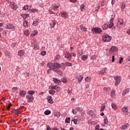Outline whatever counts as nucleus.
<instances>
[{
  "mask_svg": "<svg viewBox=\"0 0 130 130\" xmlns=\"http://www.w3.org/2000/svg\"><path fill=\"white\" fill-rule=\"evenodd\" d=\"M47 68H49V69L47 70L48 74H50L51 71L53 72H57V73H60L61 74V71L59 70V69L60 68V64L57 62L52 63L49 62L47 64Z\"/></svg>",
  "mask_w": 130,
  "mask_h": 130,
  "instance_id": "f257e3e1",
  "label": "nucleus"
},
{
  "mask_svg": "<svg viewBox=\"0 0 130 130\" xmlns=\"http://www.w3.org/2000/svg\"><path fill=\"white\" fill-rule=\"evenodd\" d=\"M102 39L104 42H110L111 41V39H112V37L107 34H105L103 36Z\"/></svg>",
  "mask_w": 130,
  "mask_h": 130,
  "instance_id": "f03ea898",
  "label": "nucleus"
},
{
  "mask_svg": "<svg viewBox=\"0 0 130 130\" xmlns=\"http://www.w3.org/2000/svg\"><path fill=\"white\" fill-rule=\"evenodd\" d=\"M115 82V86H118L119 84H120V82H121V77L119 76H117L114 78Z\"/></svg>",
  "mask_w": 130,
  "mask_h": 130,
  "instance_id": "7ed1b4c3",
  "label": "nucleus"
},
{
  "mask_svg": "<svg viewBox=\"0 0 130 130\" xmlns=\"http://www.w3.org/2000/svg\"><path fill=\"white\" fill-rule=\"evenodd\" d=\"M123 26V20L122 19H119L118 20L117 27L119 29H121Z\"/></svg>",
  "mask_w": 130,
  "mask_h": 130,
  "instance_id": "20e7f679",
  "label": "nucleus"
},
{
  "mask_svg": "<svg viewBox=\"0 0 130 130\" xmlns=\"http://www.w3.org/2000/svg\"><path fill=\"white\" fill-rule=\"evenodd\" d=\"M10 7L12 10H14V11L17 10V9L18 8V6H17V4H16V3L15 2H11V3H10Z\"/></svg>",
  "mask_w": 130,
  "mask_h": 130,
  "instance_id": "39448f33",
  "label": "nucleus"
},
{
  "mask_svg": "<svg viewBox=\"0 0 130 130\" xmlns=\"http://www.w3.org/2000/svg\"><path fill=\"white\" fill-rule=\"evenodd\" d=\"M113 21H114V16L112 15V17L110 18V24H109V28H111L113 27L114 23H113Z\"/></svg>",
  "mask_w": 130,
  "mask_h": 130,
  "instance_id": "423d86ee",
  "label": "nucleus"
},
{
  "mask_svg": "<svg viewBox=\"0 0 130 130\" xmlns=\"http://www.w3.org/2000/svg\"><path fill=\"white\" fill-rule=\"evenodd\" d=\"M26 99H27V102L30 103L32 102L34 100V97L33 95H26Z\"/></svg>",
  "mask_w": 130,
  "mask_h": 130,
  "instance_id": "0eeeda50",
  "label": "nucleus"
},
{
  "mask_svg": "<svg viewBox=\"0 0 130 130\" xmlns=\"http://www.w3.org/2000/svg\"><path fill=\"white\" fill-rule=\"evenodd\" d=\"M64 57L71 60V59H72V54L69 52H66Z\"/></svg>",
  "mask_w": 130,
  "mask_h": 130,
  "instance_id": "6e6552de",
  "label": "nucleus"
},
{
  "mask_svg": "<svg viewBox=\"0 0 130 130\" xmlns=\"http://www.w3.org/2000/svg\"><path fill=\"white\" fill-rule=\"evenodd\" d=\"M59 3L58 2H56L53 4L52 6V9H55V10H57L59 8Z\"/></svg>",
  "mask_w": 130,
  "mask_h": 130,
  "instance_id": "1a4fd4ad",
  "label": "nucleus"
},
{
  "mask_svg": "<svg viewBox=\"0 0 130 130\" xmlns=\"http://www.w3.org/2000/svg\"><path fill=\"white\" fill-rule=\"evenodd\" d=\"M122 111L123 112L125 115L128 114V109L126 107H124L122 109Z\"/></svg>",
  "mask_w": 130,
  "mask_h": 130,
  "instance_id": "9d476101",
  "label": "nucleus"
},
{
  "mask_svg": "<svg viewBox=\"0 0 130 130\" xmlns=\"http://www.w3.org/2000/svg\"><path fill=\"white\" fill-rule=\"evenodd\" d=\"M92 30L96 34H100V33L102 32V29H101V28H93Z\"/></svg>",
  "mask_w": 130,
  "mask_h": 130,
  "instance_id": "9b49d317",
  "label": "nucleus"
},
{
  "mask_svg": "<svg viewBox=\"0 0 130 130\" xmlns=\"http://www.w3.org/2000/svg\"><path fill=\"white\" fill-rule=\"evenodd\" d=\"M53 81L54 83H55V84H57V85H60V84H61V81H60L57 78H53Z\"/></svg>",
  "mask_w": 130,
  "mask_h": 130,
  "instance_id": "f8f14e48",
  "label": "nucleus"
},
{
  "mask_svg": "<svg viewBox=\"0 0 130 130\" xmlns=\"http://www.w3.org/2000/svg\"><path fill=\"white\" fill-rule=\"evenodd\" d=\"M88 114H89L92 118H95V117H96V115L94 113V111H93V110H90L88 112Z\"/></svg>",
  "mask_w": 130,
  "mask_h": 130,
  "instance_id": "ddd939ff",
  "label": "nucleus"
},
{
  "mask_svg": "<svg viewBox=\"0 0 130 130\" xmlns=\"http://www.w3.org/2000/svg\"><path fill=\"white\" fill-rule=\"evenodd\" d=\"M19 56H24V55L25 54V50H19L18 52Z\"/></svg>",
  "mask_w": 130,
  "mask_h": 130,
  "instance_id": "4468645a",
  "label": "nucleus"
},
{
  "mask_svg": "<svg viewBox=\"0 0 130 130\" xmlns=\"http://www.w3.org/2000/svg\"><path fill=\"white\" fill-rule=\"evenodd\" d=\"M31 8H32L31 5H26L23 7V10H24V11H27V10H29V11H30V9H31Z\"/></svg>",
  "mask_w": 130,
  "mask_h": 130,
  "instance_id": "2eb2a0df",
  "label": "nucleus"
},
{
  "mask_svg": "<svg viewBox=\"0 0 130 130\" xmlns=\"http://www.w3.org/2000/svg\"><path fill=\"white\" fill-rule=\"evenodd\" d=\"M128 123H126L122 126H121V127H120V129H126V128H127V127H128Z\"/></svg>",
  "mask_w": 130,
  "mask_h": 130,
  "instance_id": "dca6fc26",
  "label": "nucleus"
},
{
  "mask_svg": "<svg viewBox=\"0 0 130 130\" xmlns=\"http://www.w3.org/2000/svg\"><path fill=\"white\" fill-rule=\"evenodd\" d=\"M118 50V49H117V47H116L115 46H112L110 49V52H113V51H114V52L117 51Z\"/></svg>",
  "mask_w": 130,
  "mask_h": 130,
  "instance_id": "f3484780",
  "label": "nucleus"
},
{
  "mask_svg": "<svg viewBox=\"0 0 130 130\" xmlns=\"http://www.w3.org/2000/svg\"><path fill=\"white\" fill-rule=\"evenodd\" d=\"M48 102L50 104H52L54 102L53 100L52 99V97L51 96H49L47 98Z\"/></svg>",
  "mask_w": 130,
  "mask_h": 130,
  "instance_id": "a211bd4d",
  "label": "nucleus"
},
{
  "mask_svg": "<svg viewBox=\"0 0 130 130\" xmlns=\"http://www.w3.org/2000/svg\"><path fill=\"white\" fill-rule=\"evenodd\" d=\"M26 94V92L25 90H21L19 92V96H21V97H24Z\"/></svg>",
  "mask_w": 130,
  "mask_h": 130,
  "instance_id": "6ab92c4d",
  "label": "nucleus"
},
{
  "mask_svg": "<svg viewBox=\"0 0 130 130\" xmlns=\"http://www.w3.org/2000/svg\"><path fill=\"white\" fill-rule=\"evenodd\" d=\"M78 79V83L80 84L81 82H82V80L84 79V77L79 75V76L77 77Z\"/></svg>",
  "mask_w": 130,
  "mask_h": 130,
  "instance_id": "aec40b11",
  "label": "nucleus"
},
{
  "mask_svg": "<svg viewBox=\"0 0 130 130\" xmlns=\"http://www.w3.org/2000/svg\"><path fill=\"white\" fill-rule=\"evenodd\" d=\"M7 29H15V26L12 24H8L6 25Z\"/></svg>",
  "mask_w": 130,
  "mask_h": 130,
  "instance_id": "412c9836",
  "label": "nucleus"
},
{
  "mask_svg": "<svg viewBox=\"0 0 130 130\" xmlns=\"http://www.w3.org/2000/svg\"><path fill=\"white\" fill-rule=\"evenodd\" d=\"M110 96L111 98H115V97H116V94H115V90H113L111 92Z\"/></svg>",
  "mask_w": 130,
  "mask_h": 130,
  "instance_id": "4be33fe9",
  "label": "nucleus"
},
{
  "mask_svg": "<svg viewBox=\"0 0 130 130\" xmlns=\"http://www.w3.org/2000/svg\"><path fill=\"white\" fill-rule=\"evenodd\" d=\"M12 112L13 113H15V114H18V115H19V114H20L22 113V112L21 111H20V110H19V109H15V110H13Z\"/></svg>",
  "mask_w": 130,
  "mask_h": 130,
  "instance_id": "5701e85b",
  "label": "nucleus"
},
{
  "mask_svg": "<svg viewBox=\"0 0 130 130\" xmlns=\"http://www.w3.org/2000/svg\"><path fill=\"white\" fill-rule=\"evenodd\" d=\"M80 29L81 31H84V32H87V28L83 26V25H80Z\"/></svg>",
  "mask_w": 130,
  "mask_h": 130,
  "instance_id": "b1692460",
  "label": "nucleus"
},
{
  "mask_svg": "<svg viewBox=\"0 0 130 130\" xmlns=\"http://www.w3.org/2000/svg\"><path fill=\"white\" fill-rule=\"evenodd\" d=\"M91 79H92L91 76H87L85 78V81L86 83H89L91 81Z\"/></svg>",
  "mask_w": 130,
  "mask_h": 130,
  "instance_id": "393cba45",
  "label": "nucleus"
},
{
  "mask_svg": "<svg viewBox=\"0 0 130 130\" xmlns=\"http://www.w3.org/2000/svg\"><path fill=\"white\" fill-rule=\"evenodd\" d=\"M21 17L25 20V19H27V18H29V14H21Z\"/></svg>",
  "mask_w": 130,
  "mask_h": 130,
  "instance_id": "a878e982",
  "label": "nucleus"
},
{
  "mask_svg": "<svg viewBox=\"0 0 130 130\" xmlns=\"http://www.w3.org/2000/svg\"><path fill=\"white\" fill-rule=\"evenodd\" d=\"M56 10V9H52V7H51V9L49 10V13L50 14H55Z\"/></svg>",
  "mask_w": 130,
  "mask_h": 130,
  "instance_id": "bb28decb",
  "label": "nucleus"
},
{
  "mask_svg": "<svg viewBox=\"0 0 130 130\" xmlns=\"http://www.w3.org/2000/svg\"><path fill=\"white\" fill-rule=\"evenodd\" d=\"M27 94H28L29 96H32V95H34L35 94V92L33 90H29L27 92Z\"/></svg>",
  "mask_w": 130,
  "mask_h": 130,
  "instance_id": "cd10ccee",
  "label": "nucleus"
},
{
  "mask_svg": "<svg viewBox=\"0 0 130 130\" xmlns=\"http://www.w3.org/2000/svg\"><path fill=\"white\" fill-rule=\"evenodd\" d=\"M38 34V31L37 30H35L34 31L32 32V33L31 34V36L32 37L34 36H36Z\"/></svg>",
  "mask_w": 130,
  "mask_h": 130,
  "instance_id": "c85d7f7f",
  "label": "nucleus"
},
{
  "mask_svg": "<svg viewBox=\"0 0 130 130\" xmlns=\"http://www.w3.org/2000/svg\"><path fill=\"white\" fill-rule=\"evenodd\" d=\"M23 25L24 27H28V21L26 20H23Z\"/></svg>",
  "mask_w": 130,
  "mask_h": 130,
  "instance_id": "c756f323",
  "label": "nucleus"
},
{
  "mask_svg": "<svg viewBox=\"0 0 130 130\" xmlns=\"http://www.w3.org/2000/svg\"><path fill=\"white\" fill-rule=\"evenodd\" d=\"M59 59H60V56L59 55H57L55 57V61H58Z\"/></svg>",
  "mask_w": 130,
  "mask_h": 130,
  "instance_id": "7c9ffc66",
  "label": "nucleus"
},
{
  "mask_svg": "<svg viewBox=\"0 0 130 130\" xmlns=\"http://www.w3.org/2000/svg\"><path fill=\"white\" fill-rule=\"evenodd\" d=\"M61 16L62 18H64L66 19V18H67V13L66 12H62Z\"/></svg>",
  "mask_w": 130,
  "mask_h": 130,
  "instance_id": "2f4dec72",
  "label": "nucleus"
},
{
  "mask_svg": "<svg viewBox=\"0 0 130 130\" xmlns=\"http://www.w3.org/2000/svg\"><path fill=\"white\" fill-rule=\"evenodd\" d=\"M39 20H37L33 22L32 25H33V26H37V24H39Z\"/></svg>",
  "mask_w": 130,
  "mask_h": 130,
  "instance_id": "473e14b6",
  "label": "nucleus"
},
{
  "mask_svg": "<svg viewBox=\"0 0 130 130\" xmlns=\"http://www.w3.org/2000/svg\"><path fill=\"white\" fill-rule=\"evenodd\" d=\"M54 116L56 117H59V116H60V114L58 112H55L54 113Z\"/></svg>",
  "mask_w": 130,
  "mask_h": 130,
  "instance_id": "72a5a7b5",
  "label": "nucleus"
},
{
  "mask_svg": "<svg viewBox=\"0 0 130 130\" xmlns=\"http://www.w3.org/2000/svg\"><path fill=\"white\" fill-rule=\"evenodd\" d=\"M105 104H103L102 105L101 108V111H104V109H105Z\"/></svg>",
  "mask_w": 130,
  "mask_h": 130,
  "instance_id": "f704fd0d",
  "label": "nucleus"
},
{
  "mask_svg": "<svg viewBox=\"0 0 130 130\" xmlns=\"http://www.w3.org/2000/svg\"><path fill=\"white\" fill-rule=\"evenodd\" d=\"M61 82H62V83H64V84H66L67 83V81H68V79H67V78H66L65 77H63L61 79Z\"/></svg>",
  "mask_w": 130,
  "mask_h": 130,
  "instance_id": "c9c22d12",
  "label": "nucleus"
},
{
  "mask_svg": "<svg viewBox=\"0 0 130 130\" xmlns=\"http://www.w3.org/2000/svg\"><path fill=\"white\" fill-rule=\"evenodd\" d=\"M112 109H114L115 110H116V109H117V107L116 106V105L115 104H112L111 105Z\"/></svg>",
  "mask_w": 130,
  "mask_h": 130,
  "instance_id": "e433bc0d",
  "label": "nucleus"
},
{
  "mask_svg": "<svg viewBox=\"0 0 130 130\" xmlns=\"http://www.w3.org/2000/svg\"><path fill=\"white\" fill-rule=\"evenodd\" d=\"M72 121H73L74 123H75V124H78V119L73 118L72 119Z\"/></svg>",
  "mask_w": 130,
  "mask_h": 130,
  "instance_id": "4c0bfd02",
  "label": "nucleus"
},
{
  "mask_svg": "<svg viewBox=\"0 0 130 130\" xmlns=\"http://www.w3.org/2000/svg\"><path fill=\"white\" fill-rule=\"evenodd\" d=\"M45 115H49V114H50V113H51V111H50V110H47L46 111H45L44 112Z\"/></svg>",
  "mask_w": 130,
  "mask_h": 130,
  "instance_id": "58836bf2",
  "label": "nucleus"
},
{
  "mask_svg": "<svg viewBox=\"0 0 130 130\" xmlns=\"http://www.w3.org/2000/svg\"><path fill=\"white\" fill-rule=\"evenodd\" d=\"M65 64L66 67H72L73 66V63L71 62H66Z\"/></svg>",
  "mask_w": 130,
  "mask_h": 130,
  "instance_id": "ea45409f",
  "label": "nucleus"
},
{
  "mask_svg": "<svg viewBox=\"0 0 130 130\" xmlns=\"http://www.w3.org/2000/svg\"><path fill=\"white\" fill-rule=\"evenodd\" d=\"M128 89H125L123 92V93H122V95L123 96H124V95H125V94H127V93H128Z\"/></svg>",
  "mask_w": 130,
  "mask_h": 130,
  "instance_id": "a19ab883",
  "label": "nucleus"
},
{
  "mask_svg": "<svg viewBox=\"0 0 130 130\" xmlns=\"http://www.w3.org/2000/svg\"><path fill=\"white\" fill-rule=\"evenodd\" d=\"M12 106H13V104H12V103H10L7 107V110H10V109L11 107H12Z\"/></svg>",
  "mask_w": 130,
  "mask_h": 130,
  "instance_id": "79ce46f5",
  "label": "nucleus"
},
{
  "mask_svg": "<svg viewBox=\"0 0 130 130\" xmlns=\"http://www.w3.org/2000/svg\"><path fill=\"white\" fill-rule=\"evenodd\" d=\"M107 28H109V26H108V25L104 24V25L103 26V29L106 30V29H107Z\"/></svg>",
  "mask_w": 130,
  "mask_h": 130,
  "instance_id": "37998d69",
  "label": "nucleus"
},
{
  "mask_svg": "<svg viewBox=\"0 0 130 130\" xmlns=\"http://www.w3.org/2000/svg\"><path fill=\"white\" fill-rule=\"evenodd\" d=\"M70 121H71L70 117L67 118L65 120V122L67 123H70Z\"/></svg>",
  "mask_w": 130,
  "mask_h": 130,
  "instance_id": "c03bdc74",
  "label": "nucleus"
},
{
  "mask_svg": "<svg viewBox=\"0 0 130 130\" xmlns=\"http://www.w3.org/2000/svg\"><path fill=\"white\" fill-rule=\"evenodd\" d=\"M124 8H125V3H122L121 9V10H124Z\"/></svg>",
  "mask_w": 130,
  "mask_h": 130,
  "instance_id": "a18cd8bd",
  "label": "nucleus"
},
{
  "mask_svg": "<svg viewBox=\"0 0 130 130\" xmlns=\"http://www.w3.org/2000/svg\"><path fill=\"white\" fill-rule=\"evenodd\" d=\"M104 121L105 124H107V123H108V119H107V117H104Z\"/></svg>",
  "mask_w": 130,
  "mask_h": 130,
  "instance_id": "49530a36",
  "label": "nucleus"
},
{
  "mask_svg": "<svg viewBox=\"0 0 130 130\" xmlns=\"http://www.w3.org/2000/svg\"><path fill=\"white\" fill-rule=\"evenodd\" d=\"M49 92L50 93V94H51L52 95H54V94H55V91H54L53 90H49Z\"/></svg>",
  "mask_w": 130,
  "mask_h": 130,
  "instance_id": "de8ad7c7",
  "label": "nucleus"
},
{
  "mask_svg": "<svg viewBox=\"0 0 130 130\" xmlns=\"http://www.w3.org/2000/svg\"><path fill=\"white\" fill-rule=\"evenodd\" d=\"M30 12H32V13H37L38 12V10L37 9H30Z\"/></svg>",
  "mask_w": 130,
  "mask_h": 130,
  "instance_id": "09e8293b",
  "label": "nucleus"
},
{
  "mask_svg": "<svg viewBox=\"0 0 130 130\" xmlns=\"http://www.w3.org/2000/svg\"><path fill=\"white\" fill-rule=\"evenodd\" d=\"M57 85H55V86H52L51 87V89L52 90H56L57 89Z\"/></svg>",
  "mask_w": 130,
  "mask_h": 130,
  "instance_id": "8fccbe9b",
  "label": "nucleus"
},
{
  "mask_svg": "<svg viewBox=\"0 0 130 130\" xmlns=\"http://www.w3.org/2000/svg\"><path fill=\"white\" fill-rule=\"evenodd\" d=\"M34 48H35V49H36L37 50V49H39V47H38V44H35V43L34 44Z\"/></svg>",
  "mask_w": 130,
  "mask_h": 130,
  "instance_id": "3c124183",
  "label": "nucleus"
},
{
  "mask_svg": "<svg viewBox=\"0 0 130 130\" xmlns=\"http://www.w3.org/2000/svg\"><path fill=\"white\" fill-rule=\"evenodd\" d=\"M84 8H85V5H84L83 4L81 5L80 6V10H81V11H84Z\"/></svg>",
  "mask_w": 130,
  "mask_h": 130,
  "instance_id": "603ef678",
  "label": "nucleus"
},
{
  "mask_svg": "<svg viewBox=\"0 0 130 130\" xmlns=\"http://www.w3.org/2000/svg\"><path fill=\"white\" fill-rule=\"evenodd\" d=\"M3 25H4L3 23H0V32L3 31V30H4V29L2 27H3Z\"/></svg>",
  "mask_w": 130,
  "mask_h": 130,
  "instance_id": "864d4df0",
  "label": "nucleus"
},
{
  "mask_svg": "<svg viewBox=\"0 0 130 130\" xmlns=\"http://www.w3.org/2000/svg\"><path fill=\"white\" fill-rule=\"evenodd\" d=\"M24 34L25 35H26V36H28V35H29V30H28V29H26L25 31H24Z\"/></svg>",
  "mask_w": 130,
  "mask_h": 130,
  "instance_id": "5fc2aeb1",
  "label": "nucleus"
},
{
  "mask_svg": "<svg viewBox=\"0 0 130 130\" xmlns=\"http://www.w3.org/2000/svg\"><path fill=\"white\" fill-rule=\"evenodd\" d=\"M81 58L83 60H86L87 58V57L86 56V55H83L82 57H81Z\"/></svg>",
  "mask_w": 130,
  "mask_h": 130,
  "instance_id": "6e6d98bb",
  "label": "nucleus"
},
{
  "mask_svg": "<svg viewBox=\"0 0 130 130\" xmlns=\"http://www.w3.org/2000/svg\"><path fill=\"white\" fill-rule=\"evenodd\" d=\"M41 55H42L43 56H44V55H45V54H46V51H42V52H41Z\"/></svg>",
  "mask_w": 130,
  "mask_h": 130,
  "instance_id": "4d7b16f0",
  "label": "nucleus"
},
{
  "mask_svg": "<svg viewBox=\"0 0 130 130\" xmlns=\"http://www.w3.org/2000/svg\"><path fill=\"white\" fill-rule=\"evenodd\" d=\"M13 92H16V91H18V88L17 87H13L12 88Z\"/></svg>",
  "mask_w": 130,
  "mask_h": 130,
  "instance_id": "13d9d810",
  "label": "nucleus"
},
{
  "mask_svg": "<svg viewBox=\"0 0 130 130\" xmlns=\"http://www.w3.org/2000/svg\"><path fill=\"white\" fill-rule=\"evenodd\" d=\"M55 26V23L52 22V24H51V27L50 28H53Z\"/></svg>",
  "mask_w": 130,
  "mask_h": 130,
  "instance_id": "bf43d9fd",
  "label": "nucleus"
},
{
  "mask_svg": "<svg viewBox=\"0 0 130 130\" xmlns=\"http://www.w3.org/2000/svg\"><path fill=\"white\" fill-rule=\"evenodd\" d=\"M122 61H123V58L120 57V59L119 60V63L121 64L122 63Z\"/></svg>",
  "mask_w": 130,
  "mask_h": 130,
  "instance_id": "052dcab7",
  "label": "nucleus"
},
{
  "mask_svg": "<svg viewBox=\"0 0 130 130\" xmlns=\"http://www.w3.org/2000/svg\"><path fill=\"white\" fill-rule=\"evenodd\" d=\"M106 4V3L105 2L103 1L101 3V6H102L103 7V6H105Z\"/></svg>",
  "mask_w": 130,
  "mask_h": 130,
  "instance_id": "680f3d73",
  "label": "nucleus"
},
{
  "mask_svg": "<svg viewBox=\"0 0 130 130\" xmlns=\"http://www.w3.org/2000/svg\"><path fill=\"white\" fill-rule=\"evenodd\" d=\"M72 112H73V114H77V111H76V110H75V109L72 110Z\"/></svg>",
  "mask_w": 130,
  "mask_h": 130,
  "instance_id": "e2e57ef3",
  "label": "nucleus"
},
{
  "mask_svg": "<svg viewBox=\"0 0 130 130\" xmlns=\"http://www.w3.org/2000/svg\"><path fill=\"white\" fill-rule=\"evenodd\" d=\"M71 58L72 56H74V57H76V54H75V53H71Z\"/></svg>",
  "mask_w": 130,
  "mask_h": 130,
  "instance_id": "0e129e2a",
  "label": "nucleus"
},
{
  "mask_svg": "<svg viewBox=\"0 0 130 130\" xmlns=\"http://www.w3.org/2000/svg\"><path fill=\"white\" fill-rule=\"evenodd\" d=\"M88 123H89V124H93V122H92L91 120H89L88 121Z\"/></svg>",
  "mask_w": 130,
  "mask_h": 130,
  "instance_id": "69168bd1",
  "label": "nucleus"
},
{
  "mask_svg": "<svg viewBox=\"0 0 130 130\" xmlns=\"http://www.w3.org/2000/svg\"><path fill=\"white\" fill-rule=\"evenodd\" d=\"M77 111H79L80 112V111H81V108H80L79 107H77L76 108Z\"/></svg>",
  "mask_w": 130,
  "mask_h": 130,
  "instance_id": "338daca9",
  "label": "nucleus"
},
{
  "mask_svg": "<svg viewBox=\"0 0 130 130\" xmlns=\"http://www.w3.org/2000/svg\"><path fill=\"white\" fill-rule=\"evenodd\" d=\"M24 75L25 76V77H29V75H30L28 73H25Z\"/></svg>",
  "mask_w": 130,
  "mask_h": 130,
  "instance_id": "774afa93",
  "label": "nucleus"
}]
</instances>
